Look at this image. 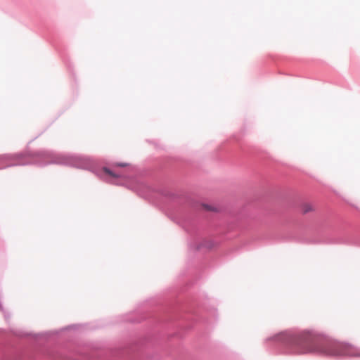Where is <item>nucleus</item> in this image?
I'll use <instances>...</instances> for the list:
<instances>
[{"mask_svg": "<svg viewBox=\"0 0 360 360\" xmlns=\"http://www.w3.org/2000/svg\"><path fill=\"white\" fill-rule=\"evenodd\" d=\"M276 338L281 340L290 338L292 344L304 347L305 352L321 351L330 355L360 356V352L352 345L347 344L335 345L328 350H322L317 345L318 340L316 338L308 332L303 333L295 337H292L287 333H282L276 336Z\"/></svg>", "mask_w": 360, "mask_h": 360, "instance_id": "nucleus-1", "label": "nucleus"}, {"mask_svg": "<svg viewBox=\"0 0 360 360\" xmlns=\"http://www.w3.org/2000/svg\"><path fill=\"white\" fill-rule=\"evenodd\" d=\"M301 212L303 214H306L309 212H312L315 211V206L309 202H304L301 205L300 207Z\"/></svg>", "mask_w": 360, "mask_h": 360, "instance_id": "nucleus-2", "label": "nucleus"}, {"mask_svg": "<svg viewBox=\"0 0 360 360\" xmlns=\"http://www.w3.org/2000/svg\"><path fill=\"white\" fill-rule=\"evenodd\" d=\"M104 172H105L106 174H109V175H110V176H113V177H117V176L116 174H115L112 172H111V171H110V169H108L105 168V169H104Z\"/></svg>", "mask_w": 360, "mask_h": 360, "instance_id": "nucleus-3", "label": "nucleus"}]
</instances>
